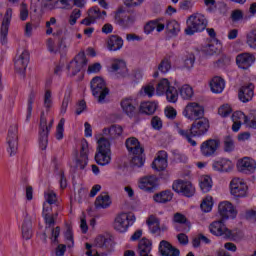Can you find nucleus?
Returning a JSON list of instances; mask_svg holds the SVG:
<instances>
[{
  "label": "nucleus",
  "instance_id": "f257e3e1",
  "mask_svg": "<svg viewBox=\"0 0 256 256\" xmlns=\"http://www.w3.org/2000/svg\"><path fill=\"white\" fill-rule=\"evenodd\" d=\"M95 161L102 167L111 163V142L105 137H100L97 140Z\"/></svg>",
  "mask_w": 256,
  "mask_h": 256
},
{
  "label": "nucleus",
  "instance_id": "f03ea898",
  "mask_svg": "<svg viewBox=\"0 0 256 256\" xmlns=\"http://www.w3.org/2000/svg\"><path fill=\"white\" fill-rule=\"evenodd\" d=\"M156 95L163 97L165 95L168 103H177L179 101V92L175 86L167 78L161 79L156 85Z\"/></svg>",
  "mask_w": 256,
  "mask_h": 256
},
{
  "label": "nucleus",
  "instance_id": "7ed1b4c3",
  "mask_svg": "<svg viewBox=\"0 0 256 256\" xmlns=\"http://www.w3.org/2000/svg\"><path fill=\"white\" fill-rule=\"evenodd\" d=\"M207 18L201 13L192 14L186 21L187 27L185 29L186 35H195L207 29Z\"/></svg>",
  "mask_w": 256,
  "mask_h": 256
},
{
  "label": "nucleus",
  "instance_id": "20e7f679",
  "mask_svg": "<svg viewBox=\"0 0 256 256\" xmlns=\"http://www.w3.org/2000/svg\"><path fill=\"white\" fill-rule=\"evenodd\" d=\"M137 221V217L135 214L131 212H121L116 215L113 222V229L117 231V233H127L130 227L135 225Z\"/></svg>",
  "mask_w": 256,
  "mask_h": 256
},
{
  "label": "nucleus",
  "instance_id": "39448f33",
  "mask_svg": "<svg viewBox=\"0 0 256 256\" xmlns=\"http://www.w3.org/2000/svg\"><path fill=\"white\" fill-rule=\"evenodd\" d=\"M229 192L234 199H245V197H249L247 180L241 177L232 178L229 183Z\"/></svg>",
  "mask_w": 256,
  "mask_h": 256
},
{
  "label": "nucleus",
  "instance_id": "423d86ee",
  "mask_svg": "<svg viewBox=\"0 0 256 256\" xmlns=\"http://www.w3.org/2000/svg\"><path fill=\"white\" fill-rule=\"evenodd\" d=\"M182 115L188 121H199L205 117V108L197 102H189L183 108Z\"/></svg>",
  "mask_w": 256,
  "mask_h": 256
},
{
  "label": "nucleus",
  "instance_id": "0eeeda50",
  "mask_svg": "<svg viewBox=\"0 0 256 256\" xmlns=\"http://www.w3.org/2000/svg\"><path fill=\"white\" fill-rule=\"evenodd\" d=\"M91 90L98 103H105V98L109 95V89L102 77L97 76L91 80Z\"/></svg>",
  "mask_w": 256,
  "mask_h": 256
},
{
  "label": "nucleus",
  "instance_id": "6e6552de",
  "mask_svg": "<svg viewBox=\"0 0 256 256\" xmlns=\"http://www.w3.org/2000/svg\"><path fill=\"white\" fill-rule=\"evenodd\" d=\"M6 143L8 145L7 152L9 153L10 157L17 155V151L19 149V126L17 124L10 125Z\"/></svg>",
  "mask_w": 256,
  "mask_h": 256
},
{
  "label": "nucleus",
  "instance_id": "1a4fd4ad",
  "mask_svg": "<svg viewBox=\"0 0 256 256\" xmlns=\"http://www.w3.org/2000/svg\"><path fill=\"white\" fill-rule=\"evenodd\" d=\"M85 65H87V56H85V52H80L66 65L68 77H75Z\"/></svg>",
  "mask_w": 256,
  "mask_h": 256
},
{
  "label": "nucleus",
  "instance_id": "9d476101",
  "mask_svg": "<svg viewBox=\"0 0 256 256\" xmlns=\"http://www.w3.org/2000/svg\"><path fill=\"white\" fill-rule=\"evenodd\" d=\"M109 73H111L114 79H125V77H129V69H127L125 60L118 58L112 59Z\"/></svg>",
  "mask_w": 256,
  "mask_h": 256
},
{
  "label": "nucleus",
  "instance_id": "9b49d317",
  "mask_svg": "<svg viewBox=\"0 0 256 256\" xmlns=\"http://www.w3.org/2000/svg\"><path fill=\"white\" fill-rule=\"evenodd\" d=\"M137 187L144 193H153L159 187V178L155 175H145L138 179Z\"/></svg>",
  "mask_w": 256,
  "mask_h": 256
},
{
  "label": "nucleus",
  "instance_id": "f8f14e48",
  "mask_svg": "<svg viewBox=\"0 0 256 256\" xmlns=\"http://www.w3.org/2000/svg\"><path fill=\"white\" fill-rule=\"evenodd\" d=\"M76 169H84L87 167L89 161V142L82 140L80 145V152L74 155L73 159Z\"/></svg>",
  "mask_w": 256,
  "mask_h": 256
},
{
  "label": "nucleus",
  "instance_id": "ddd939ff",
  "mask_svg": "<svg viewBox=\"0 0 256 256\" xmlns=\"http://www.w3.org/2000/svg\"><path fill=\"white\" fill-rule=\"evenodd\" d=\"M209 231L215 237H222L223 239H231L233 237V231L227 228L223 219L213 221L209 225Z\"/></svg>",
  "mask_w": 256,
  "mask_h": 256
},
{
  "label": "nucleus",
  "instance_id": "4468645a",
  "mask_svg": "<svg viewBox=\"0 0 256 256\" xmlns=\"http://www.w3.org/2000/svg\"><path fill=\"white\" fill-rule=\"evenodd\" d=\"M172 189L175 193L184 195V197H193L195 195V186L191 181L176 180L172 184Z\"/></svg>",
  "mask_w": 256,
  "mask_h": 256
},
{
  "label": "nucleus",
  "instance_id": "2eb2a0df",
  "mask_svg": "<svg viewBox=\"0 0 256 256\" xmlns=\"http://www.w3.org/2000/svg\"><path fill=\"white\" fill-rule=\"evenodd\" d=\"M218 215H220L223 221L235 219L237 217V208L230 201H222L218 204Z\"/></svg>",
  "mask_w": 256,
  "mask_h": 256
},
{
  "label": "nucleus",
  "instance_id": "dca6fc26",
  "mask_svg": "<svg viewBox=\"0 0 256 256\" xmlns=\"http://www.w3.org/2000/svg\"><path fill=\"white\" fill-rule=\"evenodd\" d=\"M11 21H13V8L8 7L4 13L0 29V41L3 45L7 43V35H9Z\"/></svg>",
  "mask_w": 256,
  "mask_h": 256
},
{
  "label": "nucleus",
  "instance_id": "f3484780",
  "mask_svg": "<svg viewBox=\"0 0 256 256\" xmlns=\"http://www.w3.org/2000/svg\"><path fill=\"white\" fill-rule=\"evenodd\" d=\"M220 147L221 141L219 139H208L200 145V153L203 157H213Z\"/></svg>",
  "mask_w": 256,
  "mask_h": 256
},
{
  "label": "nucleus",
  "instance_id": "a211bd4d",
  "mask_svg": "<svg viewBox=\"0 0 256 256\" xmlns=\"http://www.w3.org/2000/svg\"><path fill=\"white\" fill-rule=\"evenodd\" d=\"M236 169L239 171V173L253 175V173L256 171V160L247 156L240 158L236 163Z\"/></svg>",
  "mask_w": 256,
  "mask_h": 256
},
{
  "label": "nucleus",
  "instance_id": "6ab92c4d",
  "mask_svg": "<svg viewBox=\"0 0 256 256\" xmlns=\"http://www.w3.org/2000/svg\"><path fill=\"white\" fill-rule=\"evenodd\" d=\"M191 125L190 133L192 137H203L209 131V119L204 118V116Z\"/></svg>",
  "mask_w": 256,
  "mask_h": 256
},
{
  "label": "nucleus",
  "instance_id": "aec40b11",
  "mask_svg": "<svg viewBox=\"0 0 256 256\" xmlns=\"http://www.w3.org/2000/svg\"><path fill=\"white\" fill-rule=\"evenodd\" d=\"M135 21H137L135 15L125 16V10H123L122 8L114 12V22L116 23V25H119L124 29H127V27H131V25H133Z\"/></svg>",
  "mask_w": 256,
  "mask_h": 256
},
{
  "label": "nucleus",
  "instance_id": "412c9836",
  "mask_svg": "<svg viewBox=\"0 0 256 256\" xmlns=\"http://www.w3.org/2000/svg\"><path fill=\"white\" fill-rule=\"evenodd\" d=\"M212 169L218 173H231L235 169V164L227 158H220L213 161Z\"/></svg>",
  "mask_w": 256,
  "mask_h": 256
},
{
  "label": "nucleus",
  "instance_id": "4be33fe9",
  "mask_svg": "<svg viewBox=\"0 0 256 256\" xmlns=\"http://www.w3.org/2000/svg\"><path fill=\"white\" fill-rule=\"evenodd\" d=\"M253 97H255V85L253 83L240 87L238 99H240L241 103H249V101H253Z\"/></svg>",
  "mask_w": 256,
  "mask_h": 256
},
{
  "label": "nucleus",
  "instance_id": "5701e85b",
  "mask_svg": "<svg viewBox=\"0 0 256 256\" xmlns=\"http://www.w3.org/2000/svg\"><path fill=\"white\" fill-rule=\"evenodd\" d=\"M247 117L248 116L245 115L243 111H235L232 114L231 120L233 122L232 124L233 133H239L243 124L246 126Z\"/></svg>",
  "mask_w": 256,
  "mask_h": 256
},
{
  "label": "nucleus",
  "instance_id": "b1692460",
  "mask_svg": "<svg viewBox=\"0 0 256 256\" xmlns=\"http://www.w3.org/2000/svg\"><path fill=\"white\" fill-rule=\"evenodd\" d=\"M106 238L103 235L96 237L95 244L85 243V255L86 256H100L97 247H103L105 245Z\"/></svg>",
  "mask_w": 256,
  "mask_h": 256
},
{
  "label": "nucleus",
  "instance_id": "393cba45",
  "mask_svg": "<svg viewBox=\"0 0 256 256\" xmlns=\"http://www.w3.org/2000/svg\"><path fill=\"white\" fill-rule=\"evenodd\" d=\"M120 107L123 113H125V115H127L128 117H133L135 113H137L136 102L133 98H124L120 102Z\"/></svg>",
  "mask_w": 256,
  "mask_h": 256
},
{
  "label": "nucleus",
  "instance_id": "a878e982",
  "mask_svg": "<svg viewBox=\"0 0 256 256\" xmlns=\"http://www.w3.org/2000/svg\"><path fill=\"white\" fill-rule=\"evenodd\" d=\"M236 63L239 69H249L255 63V56L249 53L239 54L236 57Z\"/></svg>",
  "mask_w": 256,
  "mask_h": 256
},
{
  "label": "nucleus",
  "instance_id": "bb28decb",
  "mask_svg": "<svg viewBox=\"0 0 256 256\" xmlns=\"http://www.w3.org/2000/svg\"><path fill=\"white\" fill-rule=\"evenodd\" d=\"M126 149L130 155H143V146L135 137L126 140Z\"/></svg>",
  "mask_w": 256,
  "mask_h": 256
},
{
  "label": "nucleus",
  "instance_id": "cd10ccee",
  "mask_svg": "<svg viewBox=\"0 0 256 256\" xmlns=\"http://www.w3.org/2000/svg\"><path fill=\"white\" fill-rule=\"evenodd\" d=\"M156 31L158 33H161V31H165V22H163V19H156L151 20L144 26V33L146 35H151L152 32Z\"/></svg>",
  "mask_w": 256,
  "mask_h": 256
},
{
  "label": "nucleus",
  "instance_id": "c85d7f7f",
  "mask_svg": "<svg viewBox=\"0 0 256 256\" xmlns=\"http://www.w3.org/2000/svg\"><path fill=\"white\" fill-rule=\"evenodd\" d=\"M159 252L163 256H179L181 252L179 249L173 247L168 241L162 240L159 244Z\"/></svg>",
  "mask_w": 256,
  "mask_h": 256
},
{
  "label": "nucleus",
  "instance_id": "c756f323",
  "mask_svg": "<svg viewBox=\"0 0 256 256\" xmlns=\"http://www.w3.org/2000/svg\"><path fill=\"white\" fill-rule=\"evenodd\" d=\"M167 166V152H158L156 159L152 163V169H154L155 171H165V168Z\"/></svg>",
  "mask_w": 256,
  "mask_h": 256
},
{
  "label": "nucleus",
  "instance_id": "7c9ffc66",
  "mask_svg": "<svg viewBox=\"0 0 256 256\" xmlns=\"http://www.w3.org/2000/svg\"><path fill=\"white\" fill-rule=\"evenodd\" d=\"M157 107H159V103L155 101H144L140 103L138 111L141 115H153L157 111Z\"/></svg>",
  "mask_w": 256,
  "mask_h": 256
},
{
  "label": "nucleus",
  "instance_id": "2f4dec72",
  "mask_svg": "<svg viewBox=\"0 0 256 256\" xmlns=\"http://www.w3.org/2000/svg\"><path fill=\"white\" fill-rule=\"evenodd\" d=\"M152 200L154 203L165 205V203L173 201V192L171 190L160 191L152 196Z\"/></svg>",
  "mask_w": 256,
  "mask_h": 256
},
{
  "label": "nucleus",
  "instance_id": "473e14b6",
  "mask_svg": "<svg viewBox=\"0 0 256 256\" xmlns=\"http://www.w3.org/2000/svg\"><path fill=\"white\" fill-rule=\"evenodd\" d=\"M209 86L212 93L219 94L225 91V79L220 76H215L210 80Z\"/></svg>",
  "mask_w": 256,
  "mask_h": 256
},
{
  "label": "nucleus",
  "instance_id": "72a5a7b5",
  "mask_svg": "<svg viewBox=\"0 0 256 256\" xmlns=\"http://www.w3.org/2000/svg\"><path fill=\"white\" fill-rule=\"evenodd\" d=\"M123 38L117 35H111L107 40V48L109 51H121L123 49Z\"/></svg>",
  "mask_w": 256,
  "mask_h": 256
},
{
  "label": "nucleus",
  "instance_id": "f704fd0d",
  "mask_svg": "<svg viewBox=\"0 0 256 256\" xmlns=\"http://www.w3.org/2000/svg\"><path fill=\"white\" fill-rule=\"evenodd\" d=\"M178 95L181 97L182 101H191L193 96L195 95V91H193V87L188 84H184L180 86L177 90Z\"/></svg>",
  "mask_w": 256,
  "mask_h": 256
},
{
  "label": "nucleus",
  "instance_id": "c9c22d12",
  "mask_svg": "<svg viewBox=\"0 0 256 256\" xmlns=\"http://www.w3.org/2000/svg\"><path fill=\"white\" fill-rule=\"evenodd\" d=\"M146 224L150 233H152L153 235L161 231V222L159 221V218H157V216L155 215H150L146 220Z\"/></svg>",
  "mask_w": 256,
  "mask_h": 256
},
{
  "label": "nucleus",
  "instance_id": "e433bc0d",
  "mask_svg": "<svg viewBox=\"0 0 256 256\" xmlns=\"http://www.w3.org/2000/svg\"><path fill=\"white\" fill-rule=\"evenodd\" d=\"M111 203V197L108 194H100L95 200V207L96 209H108Z\"/></svg>",
  "mask_w": 256,
  "mask_h": 256
},
{
  "label": "nucleus",
  "instance_id": "4c0bfd02",
  "mask_svg": "<svg viewBox=\"0 0 256 256\" xmlns=\"http://www.w3.org/2000/svg\"><path fill=\"white\" fill-rule=\"evenodd\" d=\"M199 185L203 193H209V191L213 189V179L209 175L200 176Z\"/></svg>",
  "mask_w": 256,
  "mask_h": 256
},
{
  "label": "nucleus",
  "instance_id": "58836bf2",
  "mask_svg": "<svg viewBox=\"0 0 256 256\" xmlns=\"http://www.w3.org/2000/svg\"><path fill=\"white\" fill-rule=\"evenodd\" d=\"M71 1L73 0H50V2L47 4L48 9H73V6L71 5Z\"/></svg>",
  "mask_w": 256,
  "mask_h": 256
},
{
  "label": "nucleus",
  "instance_id": "ea45409f",
  "mask_svg": "<svg viewBox=\"0 0 256 256\" xmlns=\"http://www.w3.org/2000/svg\"><path fill=\"white\" fill-rule=\"evenodd\" d=\"M104 135H109L110 139H117L123 135V127L119 125H113L110 128L103 130Z\"/></svg>",
  "mask_w": 256,
  "mask_h": 256
},
{
  "label": "nucleus",
  "instance_id": "a19ab883",
  "mask_svg": "<svg viewBox=\"0 0 256 256\" xmlns=\"http://www.w3.org/2000/svg\"><path fill=\"white\" fill-rule=\"evenodd\" d=\"M88 15L96 22L99 19L105 20L107 17L106 11H101L98 6H94L88 10Z\"/></svg>",
  "mask_w": 256,
  "mask_h": 256
},
{
  "label": "nucleus",
  "instance_id": "79ce46f5",
  "mask_svg": "<svg viewBox=\"0 0 256 256\" xmlns=\"http://www.w3.org/2000/svg\"><path fill=\"white\" fill-rule=\"evenodd\" d=\"M155 95V84L153 82H150L148 84H145L139 91L140 97H153Z\"/></svg>",
  "mask_w": 256,
  "mask_h": 256
},
{
  "label": "nucleus",
  "instance_id": "37998d69",
  "mask_svg": "<svg viewBox=\"0 0 256 256\" xmlns=\"http://www.w3.org/2000/svg\"><path fill=\"white\" fill-rule=\"evenodd\" d=\"M22 237L26 241H29L33 237L32 224L29 220L24 221L22 224Z\"/></svg>",
  "mask_w": 256,
  "mask_h": 256
},
{
  "label": "nucleus",
  "instance_id": "c03bdc74",
  "mask_svg": "<svg viewBox=\"0 0 256 256\" xmlns=\"http://www.w3.org/2000/svg\"><path fill=\"white\" fill-rule=\"evenodd\" d=\"M166 29L170 35H179L181 32V25L176 20H170L166 25Z\"/></svg>",
  "mask_w": 256,
  "mask_h": 256
},
{
  "label": "nucleus",
  "instance_id": "a18cd8bd",
  "mask_svg": "<svg viewBox=\"0 0 256 256\" xmlns=\"http://www.w3.org/2000/svg\"><path fill=\"white\" fill-rule=\"evenodd\" d=\"M213 203V196H206L200 204L203 213H211L213 211Z\"/></svg>",
  "mask_w": 256,
  "mask_h": 256
},
{
  "label": "nucleus",
  "instance_id": "49530a36",
  "mask_svg": "<svg viewBox=\"0 0 256 256\" xmlns=\"http://www.w3.org/2000/svg\"><path fill=\"white\" fill-rule=\"evenodd\" d=\"M219 51L218 44H206L201 47V53H203L206 57H209L211 55H215Z\"/></svg>",
  "mask_w": 256,
  "mask_h": 256
},
{
  "label": "nucleus",
  "instance_id": "de8ad7c7",
  "mask_svg": "<svg viewBox=\"0 0 256 256\" xmlns=\"http://www.w3.org/2000/svg\"><path fill=\"white\" fill-rule=\"evenodd\" d=\"M55 137L57 141L63 140L65 137V118H61L56 126V134Z\"/></svg>",
  "mask_w": 256,
  "mask_h": 256
},
{
  "label": "nucleus",
  "instance_id": "09e8293b",
  "mask_svg": "<svg viewBox=\"0 0 256 256\" xmlns=\"http://www.w3.org/2000/svg\"><path fill=\"white\" fill-rule=\"evenodd\" d=\"M246 45L250 49H256V28L246 33Z\"/></svg>",
  "mask_w": 256,
  "mask_h": 256
},
{
  "label": "nucleus",
  "instance_id": "8fccbe9b",
  "mask_svg": "<svg viewBox=\"0 0 256 256\" xmlns=\"http://www.w3.org/2000/svg\"><path fill=\"white\" fill-rule=\"evenodd\" d=\"M246 128L256 131V110H251L247 116Z\"/></svg>",
  "mask_w": 256,
  "mask_h": 256
},
{
  "label": "nucleus",
  "instance_id": "3c124183",
  "mask_svg": "<svg viewBox=\"0 0 256 256\" xmlns=\"http://www.w3.org/2000/svg\"><path fill=\"white\" fill-rule=\"evenodd\" d=\"M49 132L47 130H40V137H39V147L42 151H45L47 149V145L49 143Z\"/></svg>",
  "mask_w": 256,
  "mask_h": 256
},
{
  "label": "nucleus",
  "instance_id": "603ef678",
  "mask_svg": "<svg viewBox=\"0 0 256 256\" xmlns=\"http://www.w3.org/2000/svg\"><path fill=\"white\" fill-rule=\"evenodd\" d=\"M43 105L45 109H51V107H53V92H51V90H45L43 96Z\"/></svg>",
  "mask_w": 256,
  "mask_h": 256
},
{
  "label": "nucleus",
  "instance_id": "864d4df0",
  "mask_svg": "<svg viewBox=\"0 0 256 256\" xmlns=\"http://www.w3.org/2000/svg\"><path fill=\"white\" fill-rule=\"evenodd\" d=\"M78 19H81V10L75 8L68 17V24L70 25V27L77 25Z\"/></svg>",
  "mask_w": 256,
  "mask_h": 256
},
{
  "label": "nucleus",
  "instance_id": "5fc2aeb1",
  "mask_svg": "<svg viewBox=\"0 0 256 256\" xmlns=\"http://www.w3.org/2000/svg\"><path fill=\"white\" fill-rule=\"evenodd\" d=\"M19 19L20 21H27V19H29V5H27L25 2L20 4Z\"/></svg>",
  "mask_w": 256,
  "mask_h": 256
},
{
  "label": "nucleus",
  "instance_id": "6e6d98bb",
  "mask_svg": "<svg viewBox=\"0 0 256 256\" xmlns=\"http://www.w3.org/2000/svg\"><path fill=\"white\" fill-rule=\"evenodd\" d=\"M178 135H180L181 137L186 139L188 141V143H190V145H192V147L197 146V142L195 140H193V138H191V137H193V135H191V130L179 129Z\"/></svg>",
  "mask_w": 256,
  "mask_h": 256
},
{
  "label": "nucleus",
  "instance_id": "4d7b16f0",
  "mask_svg": "<svg viewBox=\"0 0 256 256\" xmlns=\"http://www.w3.org/2000/svg\"><path fill=\"white\" fill-rule=\"evenodd\" d=\"M54 123L55 119L51 118L49 125H47V119L45 118V116L42 115L40 118V131H46L47 133H49Z\"/></svg>",
  "mask_w": 256,
  "mask_h": 256
},
{
  "label": "nucleus",
  "instance_id": "13d9d810",
  "mask_svg": "<svg viewBox=\"0 0 256 256\" xmlns=\"http://www.w3.org/2000/svg\"><path fill=\"white\" fill-rule=\"evenodd\" d=\"M14 65H15V70L17 71V73H20V75H25V71H26L29 63H25L23 60L16 58Z\"/></svg>",
  "mask_w": 256,
  "mask_h": 256
},
{
  "label": "nucleus",
  "instance_id": "bf43d9fd",
  "mask_svg": "<svg viewBox=\"0 0 256 256\" xmlns=\"http://www.w3.org/2000/svg\"><path fill=\"white\" fill-rule=\"evenodd\" d=\"M158 71L160 73H169L171 71V60L167 58L163 59L158 65Z\"/></svg>",
  "mask_w": 256,
  "mask_h": 256
},
{
  "label": "nucleus",
  "instance_id": "052dcab7",
  "mask_svg": "<svg viewBox=\"0 0 256 256\" xmlns=\"http://www.w3.org/2000/svg\"><path fill=\"white\" fill-rule=\"evenodd\" d=\"M231 113H233V108H231L229 104H223L218 109V115H220V117H229Z\"/></svg>",
  "mask_w": 256,
  "mask_h": 256
},
{
  "label": "nucleus",
  "instance_id": "680f3d73",
  "mask_svg": "<svg viewBox=\"0 0 256 256\" xmlns=\"http://www.w3.org/2000/svg\"><path fill=\"white\" fill-rule=\"evenodd\" d=\"M131 164L133 167H143L145 165V159H143V154H132Z\"/></svg>",
  "mask_w": 256,
  "mask_h": 256
},
{
  "label": "nucleus",
  "instance_id": "e2e57ef3",
  "mask_svg": "<svg viewBox=\"0 0 256 256\" xmlns=\"http://www.w3.org/2000/svg\"><path fill=\"white\" fill-rule=\"evenodd\" d=\"M46 47L52 55H57V53H59V45L55 44V40L51 38L46 41Z\"/></svg>",
  "mask_w": 256,
  "mask_h": 256
},
{
  "label": "nucleus",
  "instance_id": "0e129e2a",
  "mask_svg": "<svg viewBox=\"0 0 256 256\" xmlns=\"http://www.w3.org/2000/svg\"><path fill=\"white\" fill-rule=\"evenodd\" d=\"M194 65H195V54L188 53L184 59V67L186 69H193Z\"/></svg>",
  "mask_w": 256,
  "mask_h": 256
},
{
  "label": "nucleus",
  "instance_id": "69168bd1",
  "mask_svg": "<svg viewBox=\"0 0 256 256\" xmlns=\"http://www.w3.org/2000/svg\"><path fill=\"white\" fill-rule=\"evenodd\" d=\"M235 149V141L233 140V137L227 136L224 139V151L231 152Z\"/></svg>",
  "mask_w": 256,
  "mask_h": 256
},
{
  "label": "nucleus",
  "instance_id": "338daca9",
  "mask_svg": "<svg viewBox=\"0 0 256 256\" xmlns=\"http://www.w3.org/2000/svg\"><path fill=\"white\" fill-rule=\"evenodd\" d=\"M44 197L49 205H55V203H57V194H55L53 190L46 191Z\"/></svg>",
  "mask_w": 256,
  "mask_h": 256
},
{
  "label": "nucleus",
  "instance_id": "774afa93",
  "mask_svg": "<svg viewBox=\"0 0 256 256\" xmlns=\"http://www.w3.org/2000/svg\"><path fill=\"white\" fill-rule=\"evenodd\" d=\"M57 25V18L51 17L50 21L46 22V35H57L53 32V26Z\"/></svg>",
  "mask_w": 256,
  "mask_h": 256
}]
</instances>
